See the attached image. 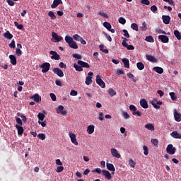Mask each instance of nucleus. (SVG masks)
<instances>
[{
  "mask_svg": "<svg viewBox=\"0 0 181 181\" xmlns=\"http://www.w3.org/2000/svg\"><path fill=\"white\" fill-rule=\"evenodd\" d=\"M70 95H71V96L78 95V92L76 90H72L70 92Z\"/></svg>",
  "mask_w": 181,
  "mask_h": 181,
  "instance_id": "338daca9",
  "label": "nucleus"
},
{
  "mask_svg": "<svg viewBox=\"0 0 181 181\" xmlns=\"http://www.w3.org/2000/svg\"><path fill=\"white\" fill-rule=\"evenodd\" d=\"M88 76H86V84L87 86H89L92 83L93 81H92V78H93V72L90 71L88 74Z\"/></svg>",
  "mask_w": 181,
  "mask_h": 181,
  "instance_id": "6e6552de",
  "label": "nucleus"
},
{
  "mask_svg": "<svg viewBox=\"0 0 181 181\" xmlns=\"http://www.w3.org/2000/svg\"><path fill=\"white\" fill-rule=\"evenodd\" d=\"M173 34L175 35V37L177 38L178 40H181V34L177 30L173 31Z\"/></svg>",
  "mask_w": 181,
  "mask_h": 181,
  "instance_id": "7c9ffc66",
  "label": "nucleus"
},
{
  "mask_svg": "<svg viewBox=\"0 0 181 181\" xmlns=\"http://www.w3.org/2000/svg\"><path fill=\"white\" fill-rule=\"evenodd\" d=\"M99 16H101L103 18H107V14L104 13L103 11H99Z\"/></svg>",
  "mask_w": 181,
  "mask_h": 181,
  "instance_id": "4d7b16f0",
  "label": "nucleus"
},
{
  "mask_svg": "<svg viewBox=\"0 0 181 181\" xmlns=\"http://www.w3.org/2000/svg\"><path fill=\"white\" fill-rule=\"evenodd\" d=\"M77 64L81 66L82 68H87V69L90 68V66L88 63H86V62H85L83 61H80V60L78 61L77 62Z\"/></svg>",
  "mask_w": 181,
  "mask_h": 181,
  "instance_id": "dca6fc26",
  "label": "nucleus"
},
{
  "mask_svg": "<svg viewBox=\"0 0 181 181\" xmlns=\"http://www.w3.org/2000/svg\"><path fill=\"white\" fill-rule=\"evenodd\" d=\"M131 28L133 30L139 31V25L136 23H132Z\"/></svg>",
  "mask_w": 181,
  "mask_h": 181,
  "instance_id": "c03bdc74",
  "label": "nucleus"
},
{
  "mask_svg": "<svg viewBox=\"0 0 181 181\" xmlns=\"http://www.w3.org/2000/svg\"><path fill=\"white\" fill-rule=\"evenodd\" d=\"M173 117H175V119L177 122H180L181 121V114L177 112V110H173Z\"/></svg>",
  "mask_w": 181,
  "mask_h": 181,
  "instance_id": "0eeeda50",
  "label": "nucleus"
},
{
  "mask_svg": "<svg viewBox=\"0 0 181 181\" xmlns=\"http://www.w3.org/2000/svg\"><path fill=\"white\" fill-rule=\"evenodd\" d=\"M45 117V115L43 113H38L37 118L39 121H43Z\"/></svg>",
  "mask_w": 181,
  "mask_h": 181,
  "instance_id": "a18cd8bd",
  "label": "nucleus"
},
{
  "mask_svg": "<svg viewBox=\"0 0 181 181\" xmlns=\"http://www.w3.org/2000/svg\"><path fill=\"white\" fill-rule=\"evenodd\" d=\"M140 105L144 109H148V102L144 98L141 99V100H140Z\"/></svg>",
  "mask_w": 181,
  "mask_h": 181,
  "instance_id": "2eb2a0df",
  "label": "nucleus"
},
{
  "mask_svg": "<svg viewBox=\"0 0 181 181\" xmlns=\"http://www.w3.org/2000/svg\"><path fill=\"white\" fill-rule=\"evenodd\" d=\"M127 41H129V40L124 38V40L122 42V45H123L124 47L129 45V44L127 43Z\"/></svg>",
  "mask_w": 181,
  "mask_h": 181,
  "instance_id": "13d9d810",
  "label": "nucleus"
},
{
  "mask_svg": "<svg viewBox=\"0 0 181 181\" xmlns=\"http://www.w3.org/2000/svg\"><path fill=\"white\" fill-rule=\"evenodd\" d=\"M127 76L132 80V81L136 83V80L135 79V76L133 75V74H127Z\"/></svg>",
  "mask_w": 181,
  "mask_h": 181,
  "instance_id": "a19ab883",
  "label": "nucleus"
},
{
  "mask_svg": "<svg viewBox=\"0 0 181 181\" xmlns=\"http://www.w3.org/2000/svg\"><path fill=\"white\" fill-rule=\"evenodd\" d=\"M69 137L71 139V141L74 144V145L78 146V142L76 141V136L74 133L70 132L69 133Z\"/></svg>",
  "mask_w": 181,
  "mask_h": 181,
  "instance_id": "423d86ee",
  "label": "nucleus"
},
{
  "mask_svg": "<svg viewBox=\"0 0 181 181\" xmlns=\"http://www.w3.org/2000/svg\"><path fill=\"white\" fill-rule=\"evenodd\" d=\"M102 174L107 180H111L112 178L110 173L107 170H102Z\"/></svg>",
  "mask_w": 181,
  "mask_h": 181,
  "instance_id": "f8f14e48",
  "label": "nucleus"
},
{
  "mask_svg": "<svg viewBox=\"0 0 181 181\" xmlns=\"http://www.w3.org/2000/svg\"><path fill=\"white\" fill-rule=\"evenodd\" d=\"M108 94L109 95L113 97L114 95H116L117 93H116V90H114L113 88H109Z\"/></svg>",
  "mask_w": 181,
  "mask_h": 181,
  "instance_id": "f704fd0d",
  "label": "nucleus"
},
{
  "mask_svg": "<svg viewBox=\"0 0 181 181\" xmlns=\"http://www.w3.org/2000/svg\"><path fill=\"white\" fill-rule=\"evenodd\" d=\"M118 22H119V23H121L122 25H124V24H126L127 21H126L125 18H124L123 17H120L118 19Z\"/></svg>",
  "mask_w": 181,
  "mask_h": 181,
  "instance_id": "de8ad7c7",
  "label": "nucleus"
},
{
  "mask_svg": "<svg viewBox=\"0 0 181 181\" xmlns=\"http://www.w3.org/2000/svg\"><path fill=\"white\" fill-rule=\"evenodd\" d=\"M106 168L109 171H111V172L116 171V169L115 168L112 163H106Z\"/></svg>",
  "mask_w": 181,
  "mask_h": 181,
  "instance_id": "5701e85b",
  "label": "nucleus"
},
{
  "mask_svg": "<svg viewBox=\"0 0 181 181\" xmlns=\"http://www.w3.org/2000/svg\"><path fill=\"white\" fill-rule=\"evenodd\" d=\"M63 170H64V167L63 166L57 167V170H56V171L57 173H62V172H63Z\"/></svg>",
  "mask_w": 181,
  "mask_h": 181,
  "instance_id": "774afa93",
  "label": "nucleus"
},
{
  "mask_svg": "<svg viewBox=\"0 0 181 181\" xmlns=\"http://www.w3.org/2000/svg\"><path fill=\"white\" fill-rule=\"evenodd\" d=\"M16 123L18 124V125H22V120L20 117H16Z\"/></svg>",
  "mask_w": 181,
  "mask_h": 181,
  "instance_id": "69168bd1",
  "label": "nucleus"
},
{
  "mask_svg": "<svg viewBox=\"0 0 181 181\" xmlns=\"http://www.w3.org/2000/svg\"><path fill=\"white\" fill-rule=\"evenodd\" d=\"M144 128H146V129H148L150 131H152V132L155 131V127L151 123L144 125Z\"/></svg>",
  "mask_w": 181,
  "mask_h": 181,
  "instance_id": "cd10ccee",
  "label": "nucleus"
},
{
  "mask_svg": "<svg viewBox=\"0 0 181 181\" xmlns=\"http://www.w3.org/2000/svg\"><path fill=\"white\" fill-rule=\"evenodd\" d=\"M73 57L76 58V59H77L78 60L82 59V56L79 55L78 54H73Z\"/></svg>",
  "mask_w": 181,
  "mask_h": 181,
  "instance_id": "0e129e2a",
  "label": "nucleus"
},
{
  "mask_svg": "<svg viewBox=\"0 0 181 181\" xmlns=\"http://www.w3.org/2000/svg\"><path fill=\"white\" fill-rule=\"evenodd\" d=\"M129 165H130V167L132 168H135L136 163L132 158L129 159Z\"/></svg>",
  "mask_w": 181,
  "mask_h": 181,
  "instance_id": "e433bc0d",
  "label": "nucleus"
},
{
  "mask_svg": "<svg viewBox=\"0 0 181 181\" xmlns=\"http://www.w3.org/2000/svg\"><path fill=\"white\" fill-rule=\"evenodd\" d=\"M95 81H96V83H98L100 87L103 88H105V83L104 81L101 79L100 75L96 76Z\"/></svg>",
  "mask_w": 181,
  "mask_h": 181,
  "instance_id": "7ed1b4c3",
  "label": "nucleus"
},
{
  "mask_svg": "<svg viewBox=\"0 0 181 181\" xmlns=\"http://www.w3.org/2000/svg\"><path fill=\"white\" fill-rule=\"evenodd\" d=\"M151 104L153 105V107L155 109L158 110L160 107V105H162V102L161 101H158L156 103H153L152 102V103H151Z\"/></svg>",
  "mask_w": 181,
  "mask_h": 181,
  "instance_id": "c756f323",
  "label": "nucleus"
},
{
  "mask_svg": "<svg viewBox=\"0 0 181 181\" xmlns=\"http://www.w3.org/2000/svg\"><path fill=\"white\" fill-rule=\"evenodd\" d=\"M16 128L17 129V134L19 135V136H21L23 134V132H24V129L23 127H22L21 126H19V125H16Z\"/></svg>",
  "mask_w": 181,
  "mask_h": 181,
  "instance_id": "4be33fe9",
  "label": "nucleus"
},
{
  "mask_svg": "<svg viewBox=\"0 0 181 181\" xmlns=\"http://www.w3.org/2000/svg\"><path fill=\"white\" fill-rule=\"evenodd\" d=\"M110 151L112 157H115L116 158H120L121 156L116 148H112Z\"/></svg>",
  "mask_w": 181,
  "mask_h": 181,
  "instance_id": "9d476101",
  "label": "nucleus"
},
{
  "mask_svg": "<svg viewBox=\"0 0 181 181\" xmlns=\"http://www.w3.org/2000/svg\"><path fill=\"white\" fill-rule=\"evenodd\" d=\"M123 33H124V36L125 37H127V38L130 37L129 33V32L127 30L124 29L123 30Z\"/></svg>",
  "mask_w": 181,
  "mask_h": 181,
  "instance_id": "5fc2aeb1",
  "label": "nucleus"
},
{
  "mask_svg": "<svg viewBox=\"0 0 181 181\" xmlns=\"http://www.w3.org/2000/svg\"><path fill=\"white\" fill-rule=\"evenodd\" d=\"M103 27H105L107 30H110L112 28L111 24L107 21H105L103 24Z\"/></svg>",
  "mask_w": 181,
  "mask_h": 181,
  "instance_id": "473e14b6",
  "label": "nucleus"
},
{
  "mask_svg": "<svg viewBox=\"0 0 181 181\" xmlns=\"http://www.w3.org/2000/svg\"><path fill=\"white\" fill-rule=\"evenodd\" d=\"M145 40L148 42L149 43H153L155 42L153 40V36H146Z\"/></svg>",
  "mask_w": 181,
  "mask_h": 181,
  "instance_id": "ea45409f",
  "label": "nucleus"
},
{
  "mask_svg": "<svg viewBox=\"0 0 181 181\" xmlns=\"http://www.w3.org/2000/svg\"><path fill=\"white\" fill-rule=\"evenodd\" d=\"M158 39L161 40L162 43H168L169 38L165 35H159Z\"/></svg>",
  "mask_w": 181,
  "mask_h": 181,
  "instance_id": "aec40b11",
  "label": "nucleus"
},
{
  "mask_svg": "<svg viewBox=\"0 0 181 181\" xmlns=\"http://www.w3.org/2000/svg\"><path fill=\"white\" fill-rule=\"evenodd\" d=\"M101 169L100 168H97L95 170H92V173H98V175L101 174Z\"/></svg>",
  "mask_w": 181,
  "mask_h": 181,
  "instance_id": "052dcab7",
  "label": "nucleus"
},
{
  "mask_svg": "<svg viewBox=\"0 0 181 181\" xmlns=\"http://www.w3.org/2000/svg\"><path fill=\"white\" fill-rule=\"evenodd\" d=\"M49 54H52L51 56L52 59H54V60L60 59V56L59 55V54L57 53L56 51H50Z\"/></svg>",
  "mask_w": 181,
  "mask_h": 181,
  "instance_id": "9b49d317",
  "label": "nucleus"
},
{
  "mask_svg": "<svg viewBox=\"0 0 181 181\" xmlns=\"http://www.w3.org/2000/svg\"><path fill=\"white\" fill-rule=\"evenodd\" d=\"M53 72L54 74H57L59 77H64V72L59 68H54Z\"/></svg>",
  "mask_w": 181,
  "mask_h": 181,
  "instance_id": "1a4fd4ad",
  "label": "nucleus"
},
{
  "mask_svg": "<svg viewBox=\"0 0 181 181\" xmlns=\"http://www.w3.org/2000/svg\"><path fill=\"white\" fill-rule=\"evenodd\" d=\"M162 19H163V23H165V25H168L169 23H170V20H171L170 16H162Z\"/></svg>",
  "mask_w": 181,
  "mask_h": 181,
  "instance_id": "a211bd4d",
  "label": "nucleus"
},
{
  "mask_svg": "<svg viewBox=\"0 0 181 181\" xmlns=\"http://www.w3.org/2000/svg\"><path fill=\"white\" fill-rule=\"evenodd\" d=\"M123 117L125 119H129L130 118V116H129V113H127V112H123Z\"/></svg>",
  "mask_w": 181,
  "mask_h": 181,
  "instance_id": "6e6d98bb",
  "label": "nucleus"
},
{
  "mask_svg": "<svg viewBox=\"0 0 181 181\" xmlns=\"http://www.w3.org/2000/svg\"><path fill=\"white\" fill-rule=\"evenodd\" d=\"M16 42L14 40L11 41V43L9 44V47H11L12 49H14L16 47Z\"/></svg>",
  "mask_w": 181,
  "mask_h": 181,
  "instance_id": "e2e57ef3",
  "label": "nucleus"
},
{
  "mask_svg": "<svg viewBox=\"0 0 181 181\" xmlns=\"http://www.w3.org/2000/svg\"><path fill=\"white\" fill-rule=\"evenodd\" d=\"M153 70L159 74H162L164 72V69L159 66H154Z\"/></svg>",
  "mask_w": 181,
  "mask_h": 181,
  "instance_id": "bb28decb",
  "label": "nucleus"
},
{
  "mask_svg": "<svg viewBox=\"0 0 181 181\" xmlns=\"http://www.w3.org/2000/svg\"><path fill=\"white\" fill-rule=\"evenodd\" d=\"M74 69H76V71H78V72L83 71V67L81 66L80 65L78 66L76 64H74Z\"/></svg>",
  "mask_w": 181,
  "mask_h": 181,
  "instance_id": "2f4dec72",
  "label": "nucleus"
},
{
  "mask_svg": "<svg viewBox=\"0 0 181 181\" xmlns=\"http://www.w3.org/2000/svg\"><path fill=\"white\" fill-rule=\"evenodd\" d=\"M150 10L153 12V13H156L158 12V7L156 6L153 5L151 6Z\"/></svg>",
  "mask_w": 181,
  "mask_h": 181,
  "instance_id": "09e8293b",
  "label": "nucleus"
},
{
  "mask_svg": "<svg viewBox=\"0 0 181 181\" xmlns=\"http://www.w3.org/2000/svg\"><path fill=\"white\" fill-rule=\"evenodd\" d=\"M52 37H53V39L55 40L54 42L57 43L59 42H62L63 40V37L62 36H59L56 33L53 32L52 33Z\"/></svg>",
  "mask_w": 181,
  "mask_h": 181,
  "instance_id": "39448f33",
  "label": "nucleus"
},
{
  "mask_svg": "<svg viewBox=\"0 0 181 181\" xmlns=\"http://www.w3.org/2000/svg\"><path fill=\"white\" fill-rule=\"evenodd\" d=\"M48 16H49L52 20H56L57 18V16L54 14L53 11L48 12Z\"/></svg>",
  "mask_w": 181,
  "mask_h": 181,
  "instance_id": "79ce46f5",
  "label": "nucleus"
},
{
  "mask_svg": "<svg viewBox=\"0 0 181 181\" xmlns=\"http://www.w3.org/2000/svg\"><path fill=\"white\" fill-rule=\"evenodd\" d=\"M136 67L138 69V70H143L144 69H145V66L144 65V64L142 62H138L136 64Z\"/></svg>",
  "mask_w": 181,
  "mask_h": 181,
  "instance_id": "72a5a7b5",
  "label": "nucleus"
},
{
  "mask_svg": "<svg viewBox=\"0 0 181 181\" xmlns=\"http://www.w3.org/2000/svg\"><path fill=\"white\" fill-rule=\"evenodd\" d=\"M175 151H176V148L173 147V145L169 144L168 146H167V148H166L167 153L170 155H174L175 153Z\"/></svg>",
  "mask_w": 181,
  "mask_h": 181,
  "instance_id": "20e7f679",
  "label": "nucleus"
},
{
  "mask_svg": "<svg viewBox=\"0 0 181 181\" xmlns=\"http://www.w3.org/2000/svg\"><path fill=\"white\" fill-rule=\"evenodd\" d=\"M169 95H170V97H171V99H172L173 100H177V95H175V93H174V92L170 93H169Z\"/></svg>",
  "mask_w": 181,
  "mask_h": 181,
  "instance_id": "3c124183",
  "label": "nucleus"
},
{
  "mask_svg": "<svg viewBox=\"0 0 181 181\" xmlns=\"http://www.w3.org/2000/svg\"><path fill=\"white\" fill-rule=\"evenodd\" d=\"M143 149H144V156H148V148L146 146H143Z\"/></svg>",
  "mask_w": 181,
  "mask_h": 181,
  "instance_id": "8fccbe9b",
  "label": "nucleus"
},
{
  "mask_svg": "<svg viewBox=\"0 0 181 181\" xmlns=\"http://www.w3.org/2000/svg\"><path fill=\"white\" fill-rule=\"evenodd\" d=\"M170 135L173 139H181V134H179L177 131H173Z\"/></svg>",
  "mask_w": 181,
  "mask_h": 181,
  "instance_id": "6ab92c4d",
  "label": "nucleus"
},
{
  "mask_svg": "<svg viewBox=\"0 0 181 181\" xmlns=\"http://www.w3.org/2000/svg\"><path fill=\"white\" fill-rule=\"evenodd\" d=\"M151 142L152 143V144L158 147V140L156 139H151Z\"/></svg>",
  "mask_w": 181,
  "mask_h": 181,
  "instance_id": "58836bf2",
  "label": "nucleus"
},
{
  "mask_svg": "<svg viewBox=\"0 0 181 181\" xmlns=\"http://www.w3.org/2000/svg\"><path fill=\"white\" fill-rule=\"evenodd\" d=\"M37 137L39 139H41V140H45L46 139V136H45V134L43 133H40L37 135Z\"/></svg>",
  "mask_w": 181,
  "mask_h": 181,
  "instance_id": "603ef678",
  "label": "nucleus"
},
{
  "mask_svg": "<svg viewBox=\"0 0 181 181\" xmlns=\"http://www.w3.org/2000/svg\"><path fill=\"white\" fill-rule=\"evenodd\" d=\"M73 37L74 40L77 42H79V40L83 39L82 37L79 36L78 34L74 35Z\"/></svg>",
  "mask_w": 181,
  "mask_h": 181,
  "instance_id": "49530a36",
  "label": "nucleus"
},
{
  "mask_svg": "<svg viewBox=\"0 0 181 181\" xmlns=\"http://www.w3.org/2000/svg\"><path fill=\"white\" fill-rule=\"evenodd\" d=\"M60 4H62V0H54L53 4H51V8H56Z\"/></svg>",
  "mask_w": 181,
  "mask_h": 181,
  "instance_id": "412c9836",
  "label": "nucleus"
},
{
  "mask_svg": "<svg viewBox=\"0 0 181 181\" xmlns=\"http://www.w3.org/2000/svg\"><path fill=\"white\" fill-rule=\"evenodd\" d=\"M13 25L16 26L17 29L21 30L23 28V25L22 24H19L17 21L13 22Z\"/></svg>",
  "mask_w": 181,
  "mask_h": 181,
  "instance_id": "c9c22d12",
  "label": "nucleus"
},
{
  "mask_svg": "<svg viewBox=\"0 0 181 181\" xmlns=\"http://www.w3.org/2000/svg\"><path fill=\"white\" fill-rule=\"evenodd\" d=\"M94 130H95L94 125H90L87 127V133H88L89 135H91L93 133H94Z\"/></svg>",
  "mask_w": 181,
  "mask_h": 181,
  "instance_id": "a878e982",
  "label": "nucleus"
},
{
  "mask_svg": "<svg viewBox=\"0 0 181 181\" xmlns=\"http://www.w3.org/2000/svg\"><path fill=\"white\" fill-rule=\"evenodd\" d=\"M16 54L18 56V57H21L22 55V51L21 49L19 48H16Z\"/></svg>",
  "mask_w": 181,
  "mask_h": 181,
  "instance_id": "864d4df0",
  "label": "nucleus"
},
{
  "mask_svg": "<svg viewBox=\"0 0 181 181\" xmlns=\"http://www.w3.org/2000/svg\"><path fill=\"white\" fill-rule=\"evenodd\" d=\"M30 98L31 100H34V102L37 103H39L41 100L40 95H38L37 93H35L34 95H32Z\"/></svg>",
  "mask_w": 181,
  "mask_h": 181,
  "instance_id": "f3484780",
  "label": "nucleus"
},
{
  "mask_svg": "<svg viewBox=\"0 0 181 181\" xmlns=\"http://www.w3.org/2000/svg\"><path fill=\"white\" fill-rule=\"evenodd\" d=\"M122 62L124 63V66L127 69H129V60L127 58H123Z\"/></svg>",
  "mask_w": 181,
  "mask_h": 181,
  "instance_id": "c85d7f7f",
  "label": "nucleus"
},
{
  "mask_svg": "<svg viewBox=\"0 0 181 181\" xmlns=\"http://www.w3.org/2000/svg\"><path fill=\"white\" fill-rule=\"evenodd\" d=\"M4 37L11 40L13 38L12 34L9 31H6L5 33L3 35Z\"/></svg>",
  "mask_w": 181,
  "mask_h": 181,
  "instance_id": "393cba45",
  "label": "nucleus"
},
{
  "mask_svg": "<svg viewBox=\"0 0 181 181\" xmlns=\"http://www.w3.org/2000/svg\"><path fill=\"white\" fill-rule=\"evenodd\" d=\"M10 63L12 64V65H16L17 64V58H16V56L14 55H10Z\"/></svg>",
  "mask_w": 181,
  "mask_h": 181,
  "instance_id": "b1692460",
  "label": "nucleus"
},
{
  "mask_svg": "<svg viewBox=\"0 0 181 181\" xmlns=\"http://www.w3.org/2000/svg\"><path fill=\"white\" fill-rule=\"evenodd\" d=\"M39 67L42 68V73H47L49 71L50 64L49 63H44L41 65H39Z\"/></svg>",
  "mask_w": 181,
  "mask_h": 181,
  "instance_id": "f03ea898",
  "label": "nucleus"
},
{
  "mask_svg": "<svg viewBox=\"0 0 181 181\" xmlns=\"http://www.w3.org/2000/svg\"><path fill=\"white\" fill-rule=\"evenodd\" d=\"M141 4L146 6H149L150 1L148 0H141Z\"/></svg>",
  "mask_w": 181,
  "mask_h": 181,
  "instance_id": "bf43d9fd",
  "label": "nucleus"
},
{
  "mask_svg": "<svg viewBox=\"0 0 181 181\" xmlns=\"http://www.w3.org/2000/svg\"><path fill=\"white\" fill-rule=\"evenodd\" d=\"M65 109V107H64L63 105H59L58 106V109H57V114H61V115H66L67 112L66 110H64Z\"/></svg>",
  "mask_w": 181,
  "mask_h": 181,
  "instance_id": "ddd939ff",
  "label": "nucleus"
},
{
  "mask_svg": "<svg viewBox=\"0 0 181 181\" xmlns=\"http://www.w3.org/2000/svg\"><path fill=\"white\" fill-rule=\"evenodd\" d=\"M129 109L132 111V112H136V107L135 105H131L130 106H129Z\"/></svg>",
  "mask_w": 181,
  "mask_h": 181,
  "instance_id": "680f3d73",
  "label": "nucleus"
},
{
  "mask_svg": "<svg viewBox=\"0 0 181 181\" xmlns=\"http://www.w3.org/2000/svg\"><path fill=\"white\" fill-rule=\"evenodd\" d=\"M103 35H105V37H106V40H107L108 42H112V38L110 35H108L107 33L103 32Z\"/></svg>",
  "mask_w": 181,
  "mask_h": 181,
  "instance_id": "37998d69",
  "label": "nucleus"
},
{
  "mask_svg": "<svg viewBox=\"0 0 181 181\" xmlns=\"http://www.w3.org/2000/svg\"><path fill=\"white\" fill-rule=\"evenodd\" d=\"M64 40H66L68 45H69V47L77 49L78 48V45L76 42L73 40V38L70 36H66L64 38Z\"/></svg>",
  "mask_w": 181,
  "mask_h": 181,
  "instance_id": "f257e3e1",
  "label": "nucleus"
},
{
  "mask_svg": "<svg viewBox=\"0 0 181 181\" xmlns=\"http://www.w3.org/2000/svg\"><path fill=\"white\" fill-rule=\"evenodd\" d=\"M103 45L99 46L100 50H101L103 53L108 54V49H105Z\"/></svg>",
  "mask_w": 181,
  "mask_h": 181,
  "instance_id": "4c0bfd02",
  "label": "nucleus"
},
{
  "mask_svg": "<svg viewBox=\"0 0 181 181\" xmlns=\"http://www.w3.org/2000/svg\"><path fill=\"white\" fill-rule=\"evenodd\" d=\"M146 57L151 63H158V59L154 56L146 54Z\"/></svg>",
  "mask_w": 181,
  "mask_h": 181,
  "instance_id": "4468645a",
  "label": "nucleus"
}]
</instances>
